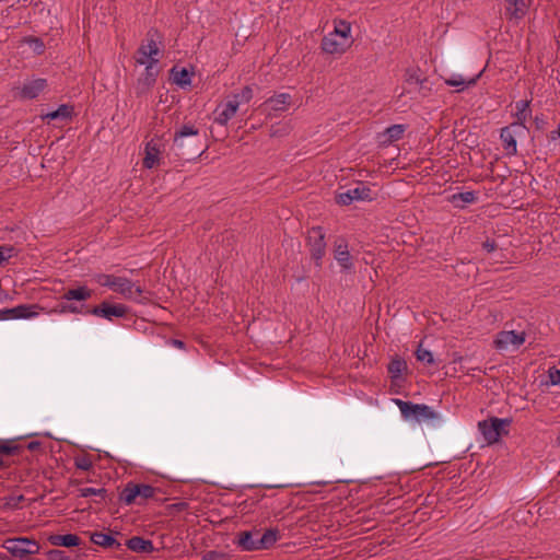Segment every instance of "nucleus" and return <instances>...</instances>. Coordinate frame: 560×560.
<instances>
[{"mask_svg": "<svg viewBox=\"0 0 560 560\" xmlns=\"http://www.w3.org/2000/svg\"><path fill=\"white\" fill-rule=\"evenodd\" d=\"M351 24L345 20H335L334 30L322 40V49L328 55L340 56L352 45Z\"/></svg>", "mask_w": 560, "mask_h": 560, "instance_id": "f257e3e1", "label": "nucleus"}, {"mask_svg": "<svg viewBox=\"0 0 560 560\" xmlns=\"http://www.w3.org/2000/svg\"><path fill=\"white\" fill-rule=\"evenodd\" d=\"M96 280L97 283L102 287H107L114 292L121 294L125 299L131 301H139L143 293V290L140 285L125 277H117L114 275H98Z\"/></svg>", "mask_w": 560, "mask_h": 560, "instance_id": "f03ea898", "label": "nucleus"}, {"mask_svg": "<svg viewBox=\"0 0 560 560\" xmlns=\"http://www.w3.org/2000/svg\"><path fill=\"white\" fill-rule=\"evenodd\" d=\"M156 493V489L147 483L128 482L120 492L119 500L126 505H143Z\"/></svg>", "mask_w": 560, "mask_h": 560, "instance_id": "7ed1b4c3", "label": "nucleus"}, {"mask_svg": "<svg viewBox=\"0 0 560 560\" xmlns=\"http://www.w3.org/2000/svg\"><path fill=\"white\" fill-rule=\"evenodd\" d=\"M2 547L13 557L24 559L27 556L36 555L40 550L39 544L27 537L8 538L3 541Z\"/></svg>", "mask_w": 560, "mask_h": 560, "instance_id": "20e7f679", "label": "nucleus"}, {"mask_svg": "<svg viewBox=\"0 0 560 560\" xmlns=\"http://www.w3.org/2000/svg\"><path fill=\"white\" fill-rule=\"evenodd\" d=\"M509 420L500 418H491L478 423V430L487 444H493L499 441L504 427L509 424Z\"/></svg>", "mask_w": 560, "mask_h": 560, "instance_id": "39448f33", "label": "nucleus"}, {"mask_svg": "<svg viewBox=\"0 0 560 560\" xmlns=\"http://www.w3.org/2000/svg\"><path fill=\"white\" fill-rule=\"evenodd\" d=\"M44 308L38 304H21L12 308L0 310V320L31 319L38 316Z\"/></svg>", "mask_w": 560, "mask_h": 560, "instance_id": "423d86ee", "label": "nucleus"}, {"mask_svg": "<svg viewBox=\"0 0 560 560\" xmlns=\"http://www.w3.org/2000/svg\"><path fill=\"white\" fill-rule=\"evenodd\" d=\"M159 56L160 46L153 38H150L139 47L136 60L138 65L147 69L149 67H158Z\"/></svg>", "mask_w": 560, "mask_h": 560, "instance_id": "0eeeda50", "label": "nucleus"}, {"mask_svg": "<svg viewBox=\"0 0 560 560\" xmlns=\"http://www.w3.org/2000/svg\"><path fill=\"white\" fill-rule=\"evenodd\" d=\"M525 342V334L514 330L501 331L497 335L494 346L500 351L518 349Z\"/></svg>", "mask_w": 560, "mask_h": 560, "instance_id": "6e6552de", "label": "nucleus"}, {"mask_svg": "<svg viewBox=\"0 0 560 560\" xmlns=\"http://www.w3.org/2000/svg\"><path fill=\"white\" fill-rule=\"evenodd\" d=\"M521 124H511L508 127L501 129L500 138L503 143V148L509 155H515L517 152L516 136L524 131Z\"/></svg>", "mask_w": 560, "mask_h": 560, "instance_id": "1a4fd4ad", "label": "nucleus"}, {"mask_svg": "<svg viewBox=\"0 0 560 560\" xmlns=\"http://www.w3.org/2000/svg\"><path fill=\"white\" fill-rule=\"evenodd\" d=\"M91 314L113 320L115 317H124L127 314V307L122 304L102 303L91 310Z\"/></svg>", "mask_w": 560, "mask_h": 560, "instance_id": "9d476101", "label": "nucleus"}, {"mask_svg": "<svg viewBox=\"0 0 560 560\" xmlns=\"http://www.w3.org/2000/svg\"><path fill=\"white\" fill-rule=\"evenodd\" d=\"M238 107L237 102L232 98L219 104L214 110V121L221 126H226L237 113Z\"/></svg>", "mask_w": 560, "mask_h": 560, "instance_id": "9b49d317", "label": "nucleus"}, {"mask_svg": "<svg viewBox=\"0 0 560 560\" xmlns=\"http://www.w3.org/2000/svg\"><path fill=\"white\" fill-rule=\"evenodd\" d=\"M47 81L42 78H34L26 80L20 89V95L23 98L32 100L39 96V94L46 89Z\"/></svg>", "mask_w": 560, "mask_h": 560, "instance_id": "f8f14e48", "label": "nucleus"}, {"mask_svg": "<svg viewBox=\"0 0 560 560\" xmlns=\"http://www.w3.org/2000/svg\"><path fill=\"white\" fill-rule=\"evenodd\" d=\"M369 196V189L364 186H358L347 191L339 192L336 200L339 205L348 206L355 200H364Z\"/></svg>", "mask_w": 560, "mask_h": 560, "instance_id": "ddd939ff", "label": "nucleus"}, {"mask_svg": "<svg viewBox=\"0 0 560 560\" xmlns=\"http://www.w3.org/2000/svg\"><path fill=\"white\" fill-rule=\"evenodd\" d=\"M335 260L345 272H350L354 268L348 245L343 242L336 245Z\"/></svg>", "mask_w": 560, "mask_h": 560, "instance_id": "4468645a", "label": "nucleus"}, {"mask_svg": "<svg viewBox=\"0 0 560 560\" xmlns=\"http://www.w3.org/2000/svg\"><path fill=\"white\" fill-rule=\"evenodd\" d=\"M159 74L158 67H149L144 68V73L138 79L136 90L138 94L145 93L149 89H151Z\"/></svg>", "mask_w": 560, "mask_h": 560, "instance_id": "2eb2a0df", "label": "nucleus"}, {"mask_svg": "<svg viewBox=\"0 0 560 560\" xmlns=\"http://www.w3.org/2000/svg\"><path fill=\"white\" fill-rule=\"evenodd\" d=\"M422 423L430 429H438L444 423V417L433 407L422 404Z\"/></svg>", "mask_w": 560, "mask_h": 560, "instance_id": "dca6fc26", "label": "nucleus"}, {"mask_svg": "<svg viewBox=\"0 0 560 560\" xmlns=\"http://www.w3.org/2000/svg\"><path fill=\"white\" fill-rule=\"evenodd\" d=\"M160 148L158 142L151 140L145 145V156L143 159V165L147 168H153L159 164L160 161Z\"/></svg>", "mask_w": 560, "mask_h": 560, "instance_id": "f3484780", "label": "nucleus"}, {"mask_svg": "<svg viewBox=\"0 0 560 560\" xmlns=\"http://www.w3.org/2000/svg\"><path fill=\"white\" fill-rule=\"evenodd\" d=\"M291 103V95L288 93H280L266 101V106L272 112H284L289 108Z\"/></svg>", "mask_w": 560, "mask_h": 560, "instance_id": "a211bd4d", "label": "nucleus"}, {"mask_svg": "<svg viewBox=\"0 0 560 560\" xmlns=\"http://www.w3.org/2000/svg\"><path fill=\"white\" fill-rule=\"evenodd\" d=\"M480 75L481 72L472 78L465 79L462 74H452L448 79H446L445 83L450 86L456 88V91L460 92L469 86L475 85Z\"/></svg>", "mask_w": 560, "mask_h": 560, "instance_id": "6ab92c4d", "label": "nucleus"}, {"mask_svg": "<svg viewBox=\"0 0 560 560\" xmlns=\"http://www.w3.org/2000/svg\"><path fill=\"white\" fill-rule=\"evenodd\" d=\"M393 401L399 408L405 420H418L420 417V405L404 401L401 399H393Z\"/></svg>", "mask_w": 560, "mask_h": 560, "instance_id": "aec40b11", "label": "nucleus"}, {"mask_svg": "<svg viewBox=\"0 0 560 560\" xmlns=\"http://www.w3.org/2000/svg\"><path fill=\"white\" fill-rule=\"evenodd\" d=\"M310 241H315L313 244V256L316 259H322L325 249L324 234L320 228H313L308 236Z\"/></svg>", "mask_w": 560, "mask_h": 560, "instance_id": "412c9836", "label": "nucleus"}, {"mask_svg": "<svg viewBox=\"0 0 560 560\" xmlns=\"http://www.w3.org/2000/svg\"><path fill=\"white\" fill-rule=\"evenodd\" d=\"M405 131L404 125H393L386 130L378 135V142L383 145H387L390 142L398 140Z\"/></svg>", "mask_w": 560, "mask_h": 560, "instance_id": "4be33fe9", "label": "nucleus"}, {"mask_svg": "<svg viewBox=\"0 0 560 560\" xmlns=\"http://www.w3.org/2000/svg\"><path fill=\"white\" fill-rule=\"evenodd\" d=\"M128 549L135 552H152L154 547L151 540L144 539L142 537H131L126 542Z\"/></svg>", "mask_w": 560, "mask_h": 560, "instance_id": "5701e85b", "label": "nucleus"}, {"mask_svg": "<svg viewBox=\"0 0 560 560\" xmlns=\"http://www.w3.org/2000/svg\"><path fill=\"white\" fill-rule=\"evenodd\" d=\"M258 538H254L252 532H242L238 535L237 546L243 551H255L258 550Z\"/></svg>", "mask_w": 560, "mask_h": 560, "instance_id": "b1692460", "label": "nucleus"}, {"mask_svg": "<svg viewBox=\"0 0 560 560\" xmlns=\"http://www.w3.org/2000/svg\"><path fill=\"white\" fill-rule=\"evenodd\" d=\"M92 296V290H90L85 285H81L74 289L68 290L63 295L62 299L65 301H86Z\"/></svg>", "mask_w": 560, "mask_h": 560, "instance_id": "393cba45", "label": "nucleus"}, {"mask_svg": "<svg viewBox=\"0 0 560 560\" xmlns=\"http://www.w3.org/2000/svg\"><path fill=\"white\" fill-rule=\"evenodd\" d=\"M506 12L515 19H521L525 15L527 10L526 0H505Z\"/></svg>", "mask_w": 560, "mask_h": 560, "instance_id": "a878e982", "label": "nucleus"}, {"mask_svg": "<svg viewBox=\"0 0 560 560\" xmlns=\"http://www.w3.org/2000/svg\"><path fill=\"white\" fill-rule=\"evenodd\" d=\"M199 133L198 129L192 125H184L175 132L174 143L178 148L184 145V138L186 137H197Z\"/></svg>", "mask_w": 560, "mask_h": 560, "instance_id": "bb28decb", "label": "nucleus"}, {"mask_svg": "<svg viewBox=\"0 0 560 560\" xmlns=\"http://www.w3.org/2000/svg\"><path fill=\"white\" fill-rule=\"evenodd\" d=\"M50 542L55 546L75 547L79 546L80 539L73 534L56 535L50 537Z\"/></svg>", "mask_w": 560, "mask_h": 560, "instance_id": "cd10ccee", "label": "nucleus"}, {"mask_svg": "<svg viewBox=\"0 0 560 560\" xmlns=\"http://www.w3.org/2000/svg\"><path fill=\"white\" fill-rule=\"evenodd\" d=\"M529 104V101H520L515 105L517 121L514 124H521L524 129H526L525 124L530 116Z\"/></svg>", "mask_w": 560, "mask_h": 560, "instance_id": "c85d7f7f", "label": "nucleus"}, {"mask_svg": "<svg viewBox=\"0 0 560 560\" xmlns=\"http://www.w3.org/2000/svg\"><path fill=\"white\" fill-rule=\"evenodd\" d=\"M172 77L175 84L180 88H187L191 84V73L183 68L177 70L176 68L172 69Z\"/></svg>", "mask_w": 560, "mask_h": 560, "instance_id": "c756f323", "label": "nucleus"}, {"mask_svg": "<svg viewBox=\"0 0 560 560\" xmlns=\"http://www.w3.org/2000/svg\"><path fill=\"white\" fill-rule=\"evenodd\" d=\"M258 550H265L272 547L278 540V530L275 528L267 529L260 538H258Z\"/></svg>", "mask_w": 560, "mask_h": 560, "instance_id": "7c9ffc66", "label": "nucleus"}, {"mask_svg": "<svg viewBox=\"0 0 560 560\" xmlns=\"http://www.w3.org/2000/svg\"><path fill=\"white\" fill-rule=\"evenodd\" d=\"M91 540L98 546L112 548V547H118L119 542L108 534L104 533H94L91 536Z\"/></svg>", "mask_w": 560, "mask_h": 560, "instance_id": "2f4dec72", "label": "nucleus"}, {"mask_svg": "<svg viewBox=\"0 0 560 560\" xmlns=\"http://www.w3.org/2000/svg\"><path fill=\"white\" fill-rule=\"evenodd\" d=\"M107 491L105 488H80L78 489V495L81 498L89 497H100L101 499H105Z\"/></svg>", "mask_w": 560, "mask_h": 560, "instance_id": "473e14b6", "label": "nucleus"}, {"mask_svg": "<svg viewBox=\"0 0 560 560\" xmlns=\"http://www.w3.org/2000/svg\"><path fill=\"white\" fill-rule=\"evenodd\" d=\"M22 43L27 45L35 55H40L44 52L45 45L43 40L37 37H25Z\"/></svg>", "mask_w": 560, "mask_h": 560, "instance_id": "72a5a7b5", "label": "nucleus"}, {"mask_svg": "<svg viewBox=\"0 0 560 560\" xmlns=\"http://www.w3.org/2000/svg\"><path fill=\"white\" fill-rule=\"evenodd\" d=\"M71 116L70 107L67 105H60L56 110L47 113L44 118L48 120H54L58 118H68Z\"/></svg>", "mask_w": 560, "mask_h": 560, "instance_id": "f704fd0d", "label": "nucleus"}, {"mask_svg": "<svg viewBox=\"0 0 560 560\" xmlns=\"http://www.w3.org/2000/svg\"><path fill=\"white\" fill-rule=\"evenodd\" d=\"M476 199H477V197L474 191L458 192V194H454L452 197V201L455 205H458L459 202H462L463 205L472 203V202H475Z\"/></svg>", "mask_w": 560, "mask_h": 560, "instance_id": "c9c22d12", "label": "nucleus"}, {"mask_svg": "<svg viewBox=\"0 0 560 560\" xmlns=\"http://www.w3.org/2000/svg\"><path fill=\"white\" fill-rule=\"evenodd\" d=\"M406 370V362L400 359L393 360L388 365V372L393 378H398Z\"/></svg>", "mask_w": 560, "mask_h": 560, "instance_id": "e433bc0d", "label": "nucleus"}, {"mask_svg": "<svg viewBox=\"0 0 560 560\" xmlns=\"http://www.w3.org/2000/svg\"><path fill=\"white\" fill-rule=\"evenodd\" d=\"M253 98V90L249 86H245L240 93L233 95L232 100L237 102V105L247 104Z\"/></svg>", "mask_w": 560, "mask_h": 560, "instance_id": "4c0bfd02", "label": "nucleus"}, {"mask_svg": "<svg viewBox=\"0 0 560 560\" xmlns=\"http://www.w3.org/2000/svg\"><path fill=\"white\" fill-rule=\"evenodd\" d=\"M74 465L80 470L89 471L93 467V460L90 456L82 455L74 458Z\"/></svg>", "mask_w": 560, "mask_h": 560, "instance_id": "58836bf2", "label": "nucleus"}, {"mask_svg": "<svg viewBox=\"0 0 560 560\" xmlns=\"http://www.w3.org/2000/svg\"><path fill=\"white\" fill-rule=\"evenodd\" d=\"M16 255L13 246H0V266Z\"/></svg>", "mask_w": 560, "mask_h": 560, "instance_id": "ea45409f", "label": "nucleus"}, {"mask_svg": "<svg viewBox=\"0 0 560 560\" xmlns=\"http://www.w3.org/2000/svg\"><path fill=\"white\" fill-rule=\"evenodd\" d=\"M55 312H58L60 314H65V313L79 314V313H81V310L75 304L62 303V304L59 305V308L56 310Z\"/></svg>", "mask_w": 560, "mask_h": 560, "instance_id": "a19ab883", "label": "nucleus"}, {"mask_svg": "<svg viewBox=\"0 0 560 560\" xmlns=\"http://www.w3.org/2000/svg\"><path fill=\"white\" fill-rule=\"evenodd\" d=\"M549 382L551 385L560 384V370L556 368L549 369Z\"/></svg>", "mask_w": 560, "mask_h": 560, "instance_id": "79ce46f5", "label": "nucleus"}, {"mask_svg": "<svg viewBox=\"0 0 560 560\" xmlns=\"http://www.w3.org/2000/svg\"><path fill=\"white\" fill-rule=\"evenodd\" d=\"M49 560H68V557L65 555L62 550H50L48 552Z\"/></svg>", "mask_w": 560, "mask_h": 560, "instance_id": "37998d69", "label": "nucleus"}, {"mask_svg": "<svg viewBox=\"0 0 560 560\" xmlns=\"http://www.w3.org/2000/svg\"><path fill=\"white\" fill-rule=\"evenodd\" d=\"M225 556L217 551H208L203 555L202 560H224Z\"/></svg>", "mask_w": 560, "mask_h": 560, "instance_id": "c03bdc74", "label": "nucleus"}, {"mask_svg": "<svg viewBox=\"0 0 560 560\" xmlns=\"http://www.w3.org/2000/svg\"><path fill=\"white\" fill-rule=\"evenodd\" d=\"M434 362L433 354L430 351L422 350V364H433Z\"/></svg>", "mask_w": 560, "mask_h": 560, "instance_id": "a18cd8bd", "label": "nucleus"}, {"mask_svg": "<svg viewBox=\"0 0 560 560\" xmlns=\"http://www.w3.org/2000/svg\"><path fill=\"white\" fill-rule=\"evenodd\" d=\"M482 247L488 253H492L493 250H495L497 244L492 240H487L486 242H483Z\"/></svg>", "mask_w": 560, "mask_h": 560, "instance_id": "49530a36", "label": "nucleus"}, {"mask_svg": "<svg viewBox=\"0 0 560 560\" xmlns=\"http://www.w3.org/2000/svg\"><path fill=\"white\" fill-rule=\"evenodd\" d=\"M13 450H15V447L7 446V445H1L0 446V451L2 453L10 454Z\"/></svg>", "mask_w": 560, "mask_h": 560, "instance_id": "de8ad7c7", "label": "nucleus"}, {"mask_svg": "<svg viewBox=\"0 0 560 560\" xmlns=\"http://www.w3.org/2000/svg\"><path fill=\"white\" fill-rule=\"evenodd\" d=\"M413 353H415L416 358H417L418 360H420V343H419V345H417V347H416V349H415Z\"/></svg>", "mask_w": 560, "mask_h": 560, "instance_id": "09e8293b", "label": "nucleus"}, {"mask_svg": "<svg viewBox=\"0 0 560 560\" xmlns=\"http://www.w3.org/2000/svg\"><path fill=\"white\" fill-rule=\"evenodd\" d=\"M173 343L178 348H184V342L180 340H173Z\"/></svg>", "mask_w": 560, "mask_h": 560, "instance_id": "8fccbe9b", "label": "nucleus"}, {"mask_svg": "<svg viewBox=\"0 0 560 560\" xmlns=\"http://www.w3.org/2000/svg\"><path fill=\"white\" fill-rule=\"evenodd\" d=\"M556 132H557L558 137H560V125L558 126V129Z\"/></svg>", "mask_w": 560, "mask_h": 560, "instance_id": "3c124183", "label": "nucleus"}, {"mask_svg": "<svg viewBox=\"0 0 560 560\" xmlns=\"http://www.w3.org/2000/svg\"><path fill=\"white\" fill-rule=\"evenodd\" d=\"M557 443L560 445V433L557 435Z\"/></svg>", "mask_w": 560, "mask_h": 560, "instance_id": "603ef678", "label": "nucleus"}, {"mask_svg": "<svg viewBox=\"0 0 560 560\" xmlns=\"http://www.w3.org/2000/svg\"><path fill=\"white\" fill-rule=\"evenodd\" d=\"M3 466V460L2 458L0 457V468Z\"/></svg>", "mask_w": 560, "mask_h": 560, "instance_id": "864d4df0", "label": "nucleus"}]
</instances>
